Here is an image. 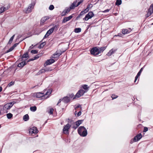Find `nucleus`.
<instances>
[{"instance_id": "f257e3e1", "label": "nucleus", "mask_w": 153, "mask_h": 153, "mask_svg": "<svg viewBox=\"0 0 153 153\" xmlns=\"http://www.w3.org/2000/svg\"><path fill=\"white\" fill-rule=\"evenodd\" d=\"M78 132L79 134L82 137L86 136L87 134V130L84 126H81L78 129Z\"/></svg>"}, {"instance_id": "f03ea898", "label": "nucleus", "mask_w": 153, "mask_h": 153, "mask_svg": "<svg viewBox=\"0 0 153 153\" xmlns=\"http://www.w3.org/2000/svg\"><path fill=\"white\" fill-rule=\"evenodd\" d=\"M51 93V91L50 90H49L47 91L45 95L44 94L41 92H38L35 93V96L37 98H40L44 96L45 97L46 95H48L46 98L48 97V96L50 95Z\"/></svg>"}, {"instance_id": "7ed1b4c3", "label": "nucleus", "mask_w": 153, "mask_h": 153, "mask_svg": "<svg viewBox=\"0 0 153 153\" xmlns=\"http://www.w3.org/2000/svg\"><path fill=\"white\" fill-rule=\"evenodd\" d=\"M14 104V103L12 102L6 104L3 107L4 110L6 111V113H7L8 112L6 111L7 110L10 109L13 106Z\"/></svg>"}, {"instance_id": "20e7f679", "label": "nucleus", "mask_w": 153, "mask_h": 153, "mask_svg": "<svg viewBox=\"0 0 153 153\" xmlns=\"http://www.w3.org/2000/svg\"><path fill=\"white\" fill-rule=\"evenodd\" d=\"M56 27H57L56 25H55L54 27H52V28L50 29L48 31L46 34L44 36L43 38V39L48 37L51 34L53 33L54 29Z\"/></svg>"}, {"instance_id": "39448f33", "label": "nucleus", "mask_w": 153, "mask_h": 153, "mask_svg": "<svg viewBox=\"0 0 153 153\" xmlns=\"http://www.w3.org/2000/svg\"><path fill=\"white\" fill-rule=\"evenodd\" d=\"M71 127V125L69 123H68L65 125L63 129V133L65 134H68L69 133V129Z\"/></svg>"}, {"instance_id": "423d86ee", "label": "nucleus", "mask_w": 153, "mask_h": 153, "mask_svg": "<svg viewBox=\"0 0 153 153\" xmlns=\"http://www.w3.org/2000/svg\"><path fill=\"white\" fill-rule=\"evenodd\" d=\"M90 52L91 54L94 56H97L99 54L98 49L97 47H94L91 50Z\"/></svg>"}, {"instance_id": "0eeeda50", "label": "nucleus", "mask_w": 153, "mask_h": 153, "mask_svg": "<svg viewBox=\"0 0 153 153\" xmlns=\"http://www.w3.org/2000/svg\"><path fill=\"white\" fill-rule=\"evenodd\" d=\"M94 16V14L93 12H89L88 13L85 17L83 19V20L85 21H87L89 19H91L92 17H93Z\"/></svg>"}, {"instance_id": "6e6552de", "label": "nucleus", "mask_w": 153, "mask_h": 153, "mask_svg": "<svg viewBox=\"0 0 153 153\" xmlns=\"http://www.w3.org/2000/svg\"><path fill=\"white\" fill-rule=\"evenodd\" d=\"M86 92L83 89H80L79 90L75 95V97L79 98L82 96Z\"/></svg>"}, {"instance_id": "1a4fd4ad", "label": "nucleus", "mask_w": 153, "mask_h": 153, "mask_svg": "<svg viewBox=\"0 0 153 153\" xmlns=\"http://www.w3.org/2000/svg\"><path fill=\"white\" fill-rule=\"evenodd\" d=\"M35 5V3H31L30 5L28 7L25 9V11L26 13H28L30 12L32 9L33 8V7Z\"/></svg>"}, {"instance_id": "9d476101", "label": "nucleus", "mask_w": 153, "mask_h": 153, "mask_svg": "<svg viewBox=\"0 0 153 153\" xmlns=\"http://www.w3.org/2000/svg\"><path fill=\"white\" fill-rule=\"evenodd\" d=\"M29 132L31 134H36L38 132V130L36 127H33L29 129Z\"/></svg>"}, {"instance_id": "9b49d317", "label": "nucleus", "mask_w": 153, "mask_h": 153, "mask_svg": "<svg viewBox=\"0 0 153 153\" xmlns=\"http://www.w3.org/2000/svg\"><path fill=\"white\" fill-rule=\"evenodd\" d=\"M142 137L141 134H139L135 136L133 139V141L136 142L139 140Z\"/></svg>"}, {"instance_id": "f8f14e48", "label": "nucleus", "mask_w": 153, "mask_h": 153, "mask_svg": "<svg viewBox=\"0 0 153 153\" xmlns=\"http://www.w3.org/2000/svg\"><path fill=\"white\" fill-rule=\"evenodd\" d=\"M117 48H112L109 51V52L107 53V55L108 56H111L114 53L117 51Z\"/></svg>"}, {"instance_id": "ddd939ff", "label": "nucleus", "mask_w": 153, "mask_h": 153, "mask_svg": "<svg viewBox=\"0 0 153 153\" xmlns=\"http://www.w3.org/2000/svg\"><path fill=\"white\" fill-rule=\"evenodd\" d=\"M54 62V60L53 59H48L46 61L44 64V66H46V65L51 64Z\"/></svg>"}, {"instance_id": "4468645a", "label": "nucleus", "mask_w": 153, "mask_h": 153, "mask_svg": "<svg viewBox=\"0 0 153 153\" xmlns=\"http://www.w3.org/2000/svg\"><path fill=\"white\" fill-rule=\"evenodd\" d=\"M49 19L48 16H45L42 17L41 20L40 24L41 25L44 24V23Z\"/></svg>"}, {"instance_id": "2eb2a0df", "label": "nucleus", "mask_w": 153, "mask_h": 153, "mask_svg": "<svg viewBox=\"0 0 153 153\" xmlns=\"http://www.w3.org/2000/svg\"><path fill=\"white\" fill-rule=\"evenodd\" d=\"M71 10L70 8H66L64 11L62 12V16H63L65 15L67 13H68Z\"/></svg>"}, {"instance_id": "dca6fc26", "label": "nucleus", "mask_w": 153, "mask_h": 153, "mask_svg": "<svg viewBox=\"0 0 153 153\" xmlns=\"http://www.w3.org/2000/svg\"><path fill=\"white\" fill-rule=\"evenodd\" d=\"M131 31V29L130 28H128V29H123L122 30V33L125 34L129 33Z\"/></svg>"}, {"instance_id": "f3484780", "label": "nucleus", "mask_w": 153, "mask_h": 153, "mask_svg": "<svg viewBox=\"0 0 153 153\" xmlns=\"http://www.w3.org/2000/svg\"><path fill=\"white\" fill-rule=\"evenodd\" d=\"M9 8V6L7 7H1L0 8V13H3L4 11L7 10Z\"/></svg>"}, {"instance_id": "a211bd4d", "label": "nucleus", "mask_w": 153, "mask_h": 153, "mask_svg": "<svg viewBox=\"0 0 153 153\" xmlns=\"http://www.w3.org/2000/svg\"><path fill=\"white\" fill-rule=\"evenodd\" d=\"M72 16L71 15L68 17H65L63 19L62 22V23H65L69 21L72 18Z\"/></svg>"}, {"instance_id": "6ab92c4d", "label": "nucleus", "mask_w": 153, "mask_h": 153, "mask_svg": "<svg viewBox=\"0 0 153 153\" xmlns=\"http://www.w3.org/2000/svg\"><path fill=\"white\" fill-rule=\"evenodd\" d=\"M77 1H75L71 5L70 7V9H73L75 7H77L76 6V4Z\"/></svg>"}, {"instance_id": "aec40b11", "label": "nucleus", "mask_w": 153, "mask_h": 153, "mask_svg": "<svg viewBox=\"0 0 153 153\" xmlns=\"http://www.w3.org/2000/svg\"><path fill=\"white\" fill-rule=\"evenodd\" d=\"M26 64V62L25 61H23L18 65V67H22Z\"/></svg>"}, {"instance_id": "412c9836", "label": "nucleus", "mask_w": 153, "mask_h": 153, "mask_svg": "<svg viewBox=\"0 0 153 153\" xmlns=\"http://www.w3.org/2000/svg\"><path fill=\"white\" fill-rule=\"evenodd\" d=\"M61 53H57L56 52L55 54H53L52 56L53 58H58L61 55Z\"/></svg>"}, {"instance_id": "4be33fe9", "label": "nucleus", "mask_w": 153, "mask_h": 153, "mask_svg": "<svg viewBox=\"0 0 153 153\" xmlns=\"http://www.w3.org/2000/svg\"><path fill=\"white\" fill-rule=\"evenodd\" d=\"M83 121V120H78V121L76 122L75 125L78 127L79 126L80 124H81L82 123Z\"/></svg>"}, {"instance_id": "5701e85b", "label": "nucleus", "mask_w": 153, "mask_h": 153, "mask_svg": "<svg viewBox=\"0 0 153 153\" xmlns=\"http://www.w3.org/2000/svg\"><path fill=\"white\" fill-rule=\"evenodd\" d=\"M63 100L64 102L67 103L69 101L70 99L68 97H66L63 98Z\"/></svg>"}, {"instance_id": "b1692460", "label": "nucleus", "mask_w": 153, "mask_h": 153, "mask_svg": "<svg viewBox=\"0 0 153 153\" xmlns=\"http://www.w3.org/2000/svg\"><path fill=\"white\" fill-rule=\"evenodd\" d=\"M148 12L152 14L153 13V5L152 4L148 10Z\"/></svg>"}, {"instance_id": "393cba45", "label": "nucleus", "mask_w": 153, "mask_h": 153, "mask_svg": "<svg viewBox=\"0 0 153 153\" xmlns=\"http://www.w3.org/2000/svg\"><path fill=\"white\" fill-rule=\"evenodd\" d=\"M29 119V116L28 114H26L23 117V119L25 121H27Z\"/></svg>"}, {"instance_id": "a878e982", "label": "nucleus", "mask_w": 153, "mask_h": 153, "mask_svg": "<svg viewBox=\"0 0 153 153\" xmlns=\"http://www.w3.org/2000/svg\"><path fill=\"white\" fill-rule=\"evenodd\" d=\"M106 49V47H102L100 48L99 49H98V51H99V54L102 52L104 50Z\"/></svg>"}, {"instance_id": "bb28decb", "label": "nucleus", "mask_w": 153, "mask_h": 153, "mask_svg": "<svg viewBox=\"0 0 153 153\" xmlns=\"http://www.w3.org/2000/svg\"><path fill=\"white\" fill-rule=\"evenodd\" d=\"M122 3V1L121 0H117L116 3L115 4L119 6Z\"/></svg>"}, {"instance_id": "cd10ccee", "label": "nucleus", "mask_w": 153, "mask_h": 153, "mask_svg": "<svg viewBox=\"0 0 153 153\" xmlns=\"http://www.w3.org/2000/svg\"><path fill=\"white\" fill-rule=\"evenodd\" d=\"M30 111H35L36 110V107L35 106L31 107L30 108Z\"/></svg>"}, {"instance_id": "c85d7f7f", "label": "nucleus", "mask_w": 153, "mask_h": 153, "mask_svg": "<svg viewBox=\"0 0 153 153\" xmlns=\"http://www.w3.org/2000/svg\"><path fill=\"white\" fill-rule=\"evenodd\" d=\"M28 57H29V56L28 55V53L27 52V53H25L24 54L22 57V58H28Z\"/></svg>"}, {"instance_id": "c756f323", "label": "nucleus", "mask_w": 153, "mask_h": 153, "mask_svg": "<svg viewBox=\"0 0 153 153\" xmlns=\"http://www.w3.org/2000/svg\"><path fill=\"white\" fill-rule=\"evenodd\" d=\"M81 29L79 28H76L74 29V31L76 33H79L81 31Z\"/></svg>"}, {"instance_id": "7c9ffc66", "label": "nucleus", "mask_w": 153, "mask_h": 153, "mask_svg": "<svg viewBox=\"0 0 153 153\" xmlns=\"http://www.w3.org/2000/svg\"><path fill=\"white\" fill-rule=\"evenodd\" d=\"M14 36H15V35H14L10 38V40H9V41L8 42V44H10L12 43V42L13 40V39L14 38Z\"/></svg>"}, {"instance_id": "2f4dec72", "label": "nucleus", "mask_w": 153, "mask_h": 153, "mask_svg": "<svg viewBox=\"0 0 153 153\" xmlns=\"http://www.w3.org/2000/svg\"><path fill=\"white\" fill-rule=\"evenodd\" d=\"M7 116L8 119H10L12 118L13 114L10 113H8L7 114Z\"/></svg>"}, {"instance_id": "473e14b6", "label": "nucleus", "mask_w": 153, "mask_h": 153, "mask_svg": "<svg viewBox=\"0 0 153 153\" xmlns=\"http://www.w3.org/2000/svg\"><path fill=\"white\" fill-rule=\"evenodd\" d=\"M83 88L85 90H88L89 87H88V85H84L82 86Z\"/></svg>"}, {"instance_id": "72a5a7b5", "label": "nucleus", "mask_w": 153, "mask_h": 153, "mask_svg": "<svg viewBox=\"0 0 153 153\" xmlns=\"http://www.w3.org/2000/svg\"><path fill=\"white\" fill-rule=\"evenodd\" d=\"M45 72H47L49 71H52V69H50V68H45L44 69Z\"/></svg>"}, {"instance_id": "f704fd0d", "label": "nucleus", "mask_w": 153, "mask_h": 153, "mask_svg": "<svg viewBox=\"0 0 153 153\" xmlns=\"http://www.w3.org/2000/svg\"><path fill=\"white\" fill-rule=\"evenodd\" d=\"M45 73L44 69H42V70H40L37 73V75H39L42 74L43 73Z\"/></svg>"}, {"instance_id": "c9c22d12", "label": "nucleus", "mask_w": 153, "mask_h": 153, "mask_svg": "<svg viewBox=\"0 0 153 153\" xmlns=\"http://www.w3.org/2000/svg\"><path fill=\"white\" fill-rule=\"evenodd\" d=\"M89 6H90V5H88L87 6V8L86 9H85L83 11H84V13H86L88 11V10H89L88 8L89 7Z\"/></svg>"}, {"instance_id": "e433bc0d", "label": "nucleus", "mask_w": 153, "mask_h": 153, "mask_svg": "<svg viewBox=\"0 0 153 153\" xmlns=\"http://www.w3.org/2000/svg\"><path fill=\"white\" fill-rule=\"evenodd\" d=\"M14 82L12 81V82H10L8 84V85L7 86V87H10L12 85H13L14 84Z\"/></svg>"}, {"instance_id": "4c0bfd02", "label": "nucleus", "mask_w": 153, "mask_h": 153, "mask_svg": "<svg viewBox=\"0 0 153 153\" xmlns=\"http://www.w3.org/2000/svg\"><path fill=\"white\" fill-rule=\"evenodd\" d=\"M45 44L46 43L45 42H42L39 45V48H42L45 45Z\"/></svg>"}, {"instance_id": "58836bf2", "label": "nucleus", "mask_w": 153, "mask_h": 153, "mask_svg": "<svg viewBox=\"0 0 153 153\" xmlns=\"http://www.w3.org/2000/svg\"><path fill=\"white\" fill-rule=\"evenodd\" d=\"M14 46H12L11 48H10L7 51V53H8L9 52H10L11 51H12L14 49Z\"/></svg>"}, {"instance_id": "ea45409f", "label": "nucleus", "mask_w": 153, "mask_h": 153, "mask_svg": "<svg viewBox=\"0 0 153 153\" xmlns=\"http://www.w3.org/2000/svg\"><path fill=\"white\" fill-rule=\"evenodd\" d=\"M31 53L33 54H36L38 53V51L36 50H33L31 51Z\"/></svg>"}, {"instance_id": "a19ab883", "label": "nucleus", "mask_w": 153, "mask_h": 153, "mask_svg": "<svg viewBox=\"0 0 153 153\" xmlns=\"http://www.w3.org/2000/svg\"><path fill=\"white\" fill-rule=\"evenodd\" d=\"M111 97L113 100L116 99L117 97L118 96L115 94H112L111 96Z\"/></svg>"}, {"instance_id": "79ce46f5", "label": "nucleus", "mask_w": 153, "mask_h": 153, "mask_svg": "<svg viewBox=\"0 0 153 153\" xmlns=\"http://www.w3.org/2000/svg\"><path fill=\"white\" fill-rule=\"evenodd\" d=\"M54 8V7L53 5H51L50 6L49 9L50 10H52Z\"/></svg>"}, {"instance_id": "37998d69", "label": "nucleus", "mask_w": 153, "mask_h": 153, "mask_svg": "<svg viewBox=\"0 0 153 153\" xmlns=\"http://www.w3.org/2000/svg\"><path fill=\"white\" fill-rule=\"evenodd\" d=\"M152 13H150V12H148L147 13L146 15V17H148L149 16H150Z\"/></svg>"}, {"instance_id": "c03bdc74", "label": "nucleus", "mask_w": 153, "mask_h": 153, "mask_svg": "<svg viewBox=\"0 0 153 153\" xmlns=\"http://www.w3.org/2000/svg\"><path fill=\"white\" fill-rule=\"evenodd\" d=\"M53 108H51L50 110L49 113L50 114H52L53 113Z\"/></svg>"}, {"instance_id": "a18cd8bd", "label": "nucleus", "mask_w": 153, "mask_h": 153, "mask_svg": "<svg viewBox=\"0 0 153 153\" xmlns=\"http://www.w3.org/2000/svg\"><path fill=\"white\" fill-rule=\"evenodd\" d=\"M148 130V128L146 127H145L144 128L143 132H146Z\"/></svg>"}, {"instance_id": "49530a36", "label": "nucleus", "mask_w": 153, "mask_h": 153, "mask_svg": "<svg viewBox=\"0 0 153 153\" xmlns=\"http://www.w3.org/2000/svg\"><path fill=\"white\" fill-rule=\"evenodd\" d=\"M110 11V9H107L106 10H105L104 11H102L103 13H106Z\"/></svg>"}, {"instance_id": "de8ad7c7", "label": "nucleus", "mask_w": 153, "mask_h": 153, "mask_svg": "<svg viewBox=\"0 0 153 153\" xmlns=\"http://www.w3.org/2000/svg\"><path fill=\"white\" fill-rule=\"evenodd\" d=\"M72 127L74 129H76L78 127V126H76L75 124Z\"/></svg>"}, {"instance_id": "09e8293b", "label": "nucleus", "mask_w": 153, "mask_h": 153, "mask_svg": "<svg viewBox=\"0 0 153 153\" xmlns=\"http://www.w3.org/2000/svg\"><path fill=\"white\" fill-rule=\"evenodd\" d=\"M81 111H79L78 113L77 114V116L79 117L81 115Z\"/></svg>"}, {"instance_id": "8fccbe9b", "label": "nucleus", "mask_w": 153, "mask_h": 153, "mask_svg": "<svg viewBox=\"0 0 153 153\" xmlns=\"http://www.w3.org/2000/svg\"><path fill=\"white\" fill-rule=\"evenodd\" d=\"M39 58V56H38V55H36V56H35L33 58L34 60L36 59H38Z\"/></svg>"}, {"instance_id": "3c124183", "label": "nucleus", "mask_w": 153, "mask_h": 153, "mask_svg": "<svg viewBox=\"0 0 153 153\" xmlns=\"http://www.w3.org/2000/svg\"><path fill=\"white\" fill-rule=\"evenodd\" d=\"M85 14L84 13V11H82L79 14V16H82L83 14Z\"/></svg>"}, {"instance_id": "603ef678", "label": "nucleus", "mask_w": 153, "mask_h": 153, "mask_svg": "<svg viewBox=\"0 0 153 153\" xmlns=\"http://www.w3.org/2000/svg\"><path fill=\"white\" fill-rule=\"evenodd\" d=\"M85 14L84 13V11H82L79 14V16H82L83 14Z\"/></svg>"}, {"instance_id": "864d4df0", "label": "nucleus", "mask_w": 153, "mask_h": 153, "mask_svg": "<svg viewBox=\"0 0 153 153\" xmlns=\"http://www.w3.org/2000/svg\"><path fill=\"white\" fill-rule=\"evenodd\" d=\"M143 68H142L140 70V71H139V72H138V74H139L140 75L141 74V73L142 72V71H143Z\"/></svg>"}, {"instance_id": "5fc2aeb1", "label": "nucleus", "mask_w": 153, "mask_h": 153, "mask_svg": "<svg viewBox=\"0 0 153 153\" xmlns=\"http://www.w3.org/2000/svg\"><path fill=\"white\" fill-rule=\"evenodd\" d=\"M83 1V0H82L81 1H79L77 5H76V6L77 7L78 6H79L82 2Z\"/></svg>"}, {"instance_id": "6e6d98bb", "label": "nucleus", "mask_w": 153, "mask_h": 153, "mask_svg": "<svg viewBox=\"0 0 153 153\" xmlns=\"http://www.w3.org/2000/svg\"><path fill=\"white\" fill-rule=\"evenodd\" d=\"M34 60V58L33 59H29V60L27 62H29L30 61H33Z\"/></svg>"}, {"instance_id": "4d7b16f0", "label": "nucleus", "mask_w": 153, "mask_h": 153, "mask_svg": "<svg viewBox=\"0 0 153 153\" xmlns=\"http://www.w3.org/2000/svg\"><path fill=\"white\" fill-rule=\"evenodd\" d=\"M138 77H136V76L135 77V80H134V82H136V80H137V79H138Z\"/></svg>"}, {"instance_id": "13d9d810", "label": "nucleus", "mask_w": 153, "mask_h": 153, "mask_svg": "<svg viewBox=\"0 0 153 153\" xmlns=\"http://www.w3.org/2000/svg\"><path fill=\"white\" fill-rule=\"evenodd\" d=\"M140 75L139 74L137 73V76H136V77L138 78V77L140 76Z\"/></svg>"}, {"instance_id": "bf43d9fd", "label": "nucleus", "mask_w": 153, "mask_h": 153, "mask_svg": "<svg viewBox=\"0 0 153 153\" xmlns=\"http://www.w3.org/2000/svg\"><path fill=\"white\" fill-rule=\"evenodd\" d=\"M80 106H81L80 105H78L77 107H76L75 108V109H76V108H79Z\"/></svg>"}, {"instance_id": "052dcab7", "label": "nucleus", "mask_w": 153, "mask_h": 153, "mask_svg": "<svg viewBox=\"0 0 153 153\" xmlns=\"http://www.w3.org/2000/svg\"><path fill=\"white\" fill-rule=\"evenodd\" d=\"M61 101V99H60L59 100V101L57 103V105H58V104H59V103H60Z\"/></svg>"}, {"instance_id": "680f3d73", "label": "nucleus", "mask_w": 153, "mask_h": 153, "mask_svg": "<svg viewBox=\"0 0 153 153\" xmlns=\"http://www.w3.org/2000/svg\"><path fill=\"white\" fill-rule=\"evenodd\" d=\"M17 45V44H15L13 46H14V48H15L16 46Z\"/></svg>"}, {"instance_id": "e2e57ef3", "label": "nucleus", "mask_w": 153, "mask_h": 153, "mask_svg": "<svg viewBox=\"0 0 153 153\" xmlns=\"http://www.w3.org/2000/svg\"><path fill=\"white\" fill-rule=\"evenodd\" d=\"M2 88L1 87H0V92L2 91Z\"/></svg>"}, {"instance_id": "0e129e2a", "label": "nucleus", "mask_w": 153, "mask_h": 153, "mask_svg": "<svg viewBox=\"0 0 153 153\" xmlns=\"http://www.w3.org/2000/svg\"><path fill=\"white\" fill-rule=\"evenodd\" d=\"M118 36H120V35L119 34H118Z\"/></svg>"}, {"instance_id": "69168bd1", "label": "nucleus", "mask_w": 153, "mask_h": 153, "mask_svg": "<svg viewBox=\"0 0 153 153\" xmlns=\"http://www.w3.org/2000/svg\"><path fill=\"white\" fill-rule=\"evenodd\" d=\"M32 48V47H31V46H30V48Z\"/></svg>"}, {"instance_id": "338daca9", "label": "nucleus", "mask_w": 153, "mask_h": 153, "mask_svg": "<svg viewBox=\"0 0 153 153\" xmlns=\"http://www.w3.org/2000/svg\"><path fill=\"white\" fill-rule=\"evenodd\" d=\"M1 111H0V114H1Z\"/></svg>"}, {"instance_id": "774afa93", "label": "nucleus", "mask_w": 153, "mask_h": 153, "mask_svg": "<svg viewBox=\"0 0 153 153\" xmlns=\"http://www.w3.org/2000/svg\"><path fill=\"white\" fill-rule=\"evenodd\" d=\"M1 128V125H0V128Z\"/></svg>"}]
</instances>
